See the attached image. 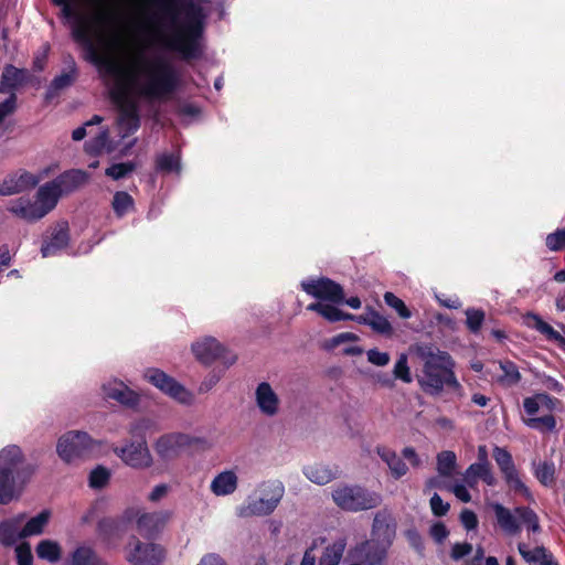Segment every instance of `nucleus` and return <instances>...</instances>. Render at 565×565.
Returning a JSON list of instances; mask_svg holds the SVG:
<instances>
[{
    "label": "nucleus",
    "mask_w": 565,
    "mask_h": 565,
    "mask_svg": "<svg viewBox=\"0 0 565 565\" xmlns=\"http://www.w3.org/2000/svg\"><path fill=\"white\" fill-rule=\"evenodd\" d=\"M54 4L63 7L65 17L76 18L72 30L73 39L82 44L86 51V60L96 65L99 72L115 78V86L110 92L111 99L118 105V125L124 131L122 137L136 132L140 127V116L136 102L129 98L127 86V70L117 61L103 55L93 38V23H104L109 14L100 12L93 18L79 15L72 6V0H52Z\"/></svg>",
    "instance_id": "f257e3e1"
},
{
    "label": "nucleus",
    "mask_w": 565,
    "mask_h": 565,
    "mask_svg": "<svg viewBox=\"0 0 565 565\" xmlns=\"http://www.w3.org/2000/svg\"><path fill=\"white\" fill-rule=\"evenodd\" d=\"M163 17L169 19L171 33L159 39L162 47L180 54L184 61L203 55L202 40L207 12L194 0H156Z\"/></svg>",
    "instance_id": "f03ea898"
},
{
    "label": "nucleus",
    "mask_w": 565,
    "mask_h": 565,
    "mask_svg": "<svg viewBox=\"0 0 565 565\" xmlns=\"http://www.w3.org/2000/svg\"><path fill=\"white\" fill-rule=\"evenodd\" d=\"M126 70L128 90L149 103L166 102L179 87L177 70L162 57L142 58Z\"/></svg>",
    "instance_id": "7ed1b4c3"
},
{
    "label": "nucleus",
    "mask_w": 565,
    "mask_h": 565,
    "mask_svg": "<svg viewBox=\"0 0 565 565\" xmlns=\"http://www.w3.org/2000/svg\"><path fill=\"white\" fill-rule=\"evenodd\" d=\"M36 467L28 462L22 449L8 445L0 450V504L7 505L23 493Z\"/></svg>",
    "instance_id": "20e7f679"
},
{
    "label": "nucleus",
    "mask_w": 565,
    "mask_h": 565,
    "mask_svg": "<svg viewBox=\"0 0 565 565\" xmlns=\"http://www.w3.org/2000/svg\"><path fill=\"white\" fill-rule=\"evenodd\" d=\"M456 363L446 351L429 352L425 356L422 375L418 384L422 390L431 396L439 395L445 388L455 393L462 391V385L455 374Z\"/></svg>",
    "instance_id": "39448f33"
},
{
    "label": "nucleus",
    "mask_w": 565,
    "mask_h": 565,
    "mask_svg": "<svg viewBox=\"0 0 565 565\" xmlns=\"http://www.w3.org/2000/svg\"><path fill=\"white\" fill-rule=\"evenodd\" d=\"M561 401L545 392L535 393L523 399V408L527 418H523L524 424L540 433H551L556 428V418L552 414L557 408Z\"/></svg>",
    "instance_id": "423d86ee"
},
{
    "label": "nucleus",
    "mask_w": 565,
    "mask_h": 565,
    "mask_svg": "<svg viewBox=\"0 0 565 565\" xmlns=\"http://www.w3.org/2000/svg\"><path fill=\"white\" fill-rule=\"evenodd\" d=\"M334 503L342 510L360 512L381 504V495L359 484H340L332 491Z\"/></svg>",
    "instance_id": "0eeeda50"
},
{
    "label": "nucleus",
    "mask_w": 565,
    "mask_h": 565,
    "mask_svg": "<svg viewBox=\"0 0 565 565\" xmlns=\"http://www.w3.org/2000/svg\"><path fill=\"white\" fill-rule=\"evenodd\" d=\"M99 446L100 443L93 439L87 433L72 430L60 437L56 451L63 461L70 463L76 458L89 456Z\"/></svg>",
    "instance_id": "6e6552de"
},
{
    "label": "nucleus",
    "mask_w": 565,
    "mask_h": 565,
    "mask_svg": "<svg viewBox=\"0 0 565 565\" xmlns=\"http://www.w3.org/2000/svg\"><path fill=\"white\" fill-rule=\"evenodd\" d=\"M492 457L502 473L503 480L509 490L514 494L522 495L525 499H531L532 493L529 487L522 481L510 451L505 448L494 446Z\"/></svg>",
    "instance_id": "1a4fd4ad"
},
{
    "label": "nucleus",
    "mask_w": 565,
    "mask_h": 565,
    "mask_svg": "<svg viewBox=\"0 0 565 565\" xmlns=\"http://www.w3.org/2000/svg\"><path fill=\"white\" fill-rule=\"evenodd\" d=\"M145 379L161 392L182 404H190L193 398L192 394L182 384L160 369H148L145 372Z\"/></svg>",
    "instance_id": "9d476101"
},
{
    "label": "nucleus",
    "mask_w": 565,
    "mask_h": 565,
    "mask_svg": "<svg viewBox=\"0 0 565 565\" xmlns=\"http://www.w3.org/2000/svg\"><path fill=\"white\" fill-rule=\"evenodd\" d=\"M129 554L127 559L132 565H160L164 558V550L153 542L142 543L132 535L129 540Z\"/></svg>",
    "instance_id": "9b49d317"
},
{
    "label": "nucleus",
    "mask_w": 565,
    "mask_h": 565,
    "mask_svg": "<svg viewBox=\"0 0 565 565\" xmlns=\"http://www.w3.org/2000/svg\"><path fill=\"white\" fill-rule=\"evenodd\" d=\"M192 352L196 360L202 364L211 365L217 360H222L226 366L236 361L235 355L227 356V351L215 338L206 337L192 344Z\"/></svg>",
    "instance_id": "f8f14e48"
},
{
    "label": "nucleus",
    "mask_w": 565,
    "mask_h": 565,
    "mask_svg": "<svg viewBox=\"0 0 565 565\" xmlns=\"http://www.w3.org/2000/svg\"><path fill=\"white\" fill-rule=\"evenodd\" d=\"M301 288L308 295L320 300H328L333 303H343L344 301L342 286L328 277L302 281Z\"/></svg>",
    "instance_id": "ddd939ff"
},
{
    "label": "nucleus",
    "mask_w": 565,
    "mask_h": 565,
    "mask_svg": "<svg viewBox=\"0 0 565 565\" xmlns=\"http://www.w3.org/2000/svg\"><path fill=\"white\" fill-rule=\"evenodd\" d=\"M113 451L132 468L145 469L152 465V457L146 440L132 441L124 447H114Z\"/></svg>",
    "instance_id": "4468645a"
},
{
    "label": "nucleus",
    "mask_w": 565,
    "mask_h": 565,
    "mask_svg": "<svg viewBox=\"0 0 565 565\" xmlns=\"http://www.w3.org/2000/svg\"><path fill=\"white\" fill-rule=\"evenodd\" d=\"M170 518L168 511L142 512L136 520L137 532L147 540H156Z\"/></svg>",
    "instance_id": "2eb2a0df"
},
{
    "label": "nucleus",
    "mask_w": 565,
    "mask_h": 565,
    "mask_svg": "<svg viewBox=\"0 0 565 565\" xmlns=\"http://www.w3.org/2000/svg\"><path fill=\"white\" fill-rule=\"evenodd\" d=\"M191 444V437L186 434L175 433L161 436L156 443V451L163 460H170Z\"/></svg>",
    "instance_id": "dca6fc26"
},
{
    "label": "nucleus",
    "mask_w": 565,
    "mask_h": 565,
    "mask_svg": "<svg viewBox=\"0 0 565 565\" xmlns=\"http://www.w3.org/2000/svg\"><path fill=\"white\" fill-rule=\"evenodd\" d=\"M39 178L28 171L8 174L0 183V195L8 196L33 189L38 185Z\"/></svg>",
    "instance_id": "f3484780"
},
{
    "label": "nucleus",
    "mask_w": 565,
    "mask_h": 565,
    "mask_svg": "<svg viewBox=\"0 0 565 565\" xmlns=\"http://www.w3.org/2000/svg\"><path fill=\"white\" fill-rule=\"evenodd\" d=\"M70 243V227L66 221H62L55 224L51 228V233L47 239L43 241L41 246V253L43 257L55 255L57 252L67 247Z\"/></svg>",
    "instance_id": "a211bd4d"
},
{
    "label": "nucleus",
    "mask_w": 565,
    "mask_h": 565,
    "mask_svg": "<svg viewBox=\"0 0 565 565\" xmlns=\"http://www.w3.org/2000/svg\"><path fill=\"white\" fill-rule=\"evenodd\" d=\"M65 63L68 65V71L55 76L46 88L44 100L47 104L57 98L61 90L72 86L78 76V70L72 55L67 56Z\"/></svg>",
    "instance_id": "6ab92c4d"
},
{
    "label": "nucleus",
    "mask_w": 565,
    "mask_h": 565,
    "mask_svg": "<svg viewBox=\"0 0 565 565\" xmlns=\"http://www.w3.org/2000/svg\"><path fill=\"white\" fill-rule=\"evenodd\" d=\"M29 79L30 74L28 70L7 64L0 77V94L10 95L12 92L15 93L20 87L24 86Z\"/></svg>",
    "instance_id": "aec40b11"
},
{
    "label": "nucleus",
    "mask_w": 565,
    "mask_h": 565,
    "mask_svg": "<svg viewBox=\"0 0 565 565\" xmlns=\"http://www.w3.org/2000/svg\"><path fill=\"white\" fill-rule=\"evenodd\" d=\"M103 391L105 397L117 401L125 406L135 407L140 401L139 395L122 382L115 381L113 383L105 384L103 385Z\"/></svg>",
    "instance_id": "412c9836"
},
{
    "label": "nucleus",
    "mask_w": 565,
    "mask_h": 565,
    "mask_svg": "<svg viewBox=\"0 0 565 565\" xmlns=\"http://www.w3.org/2000/svg\"><path fill=\"white\" fill-rule=\"evenodd\" d=\"M89 180V173L81 169L66 170L57 175L54 181L63 194H70Z\"/></svg>",
    "instance_id": "4be33fe9"
},
{
    "label": "nucleus",
    "mask_w": 565,
    "mask_h": 565,
    "mask_svg": "<svg viewBox=\"0 0 565 565\" xmlns=\"http://www.w3.org/2000/svg\"><path fill=\"white\" fill-rule=\"evenodd\" d=\"M463 480L470 488H473L478 480H482L489 487H494L498 482L492 472L491 463L482 462L471 463L463 475Z\"/></svg>",
    "instance_id": "5701e85b"
},
{
    "label": "nucleus",
    "mask_w": 565,
    "mask_h": 565,
    "mask_svg": "<svg viewBox=\"0 0 565 565\" xmlns=\"http://www.w3.org/2000/svg\"><path fill=\"white\" fill-rule=\"evenodd\" d=\"M388 546L376 540L365 541L358 548L359 557L366 565H380L386 557Z\"/></svg>",
    "instance_id": "b1692460"
},
{
    "label": "nucleus",
    "mask_w": 565,
    "mask_h": 565,
    "mask_svg": "<svg viewBox=\"0 0 565 565\" xmlns=\"http://www.w3.org/2000/svg\"><path fill=\"white\" fill-rule=\"evenodd\" d=\"M256 403L260 412L274 416L278 412L279 398L267 382H262L256 388Z\"/></svg>",
    "instance_id": "393cba45"
},
{
    "label": "nucleus",
    "mask_w": 565,
    "mask_h": 565,
    "mask_svg": "<svg viewBox=\"0 0 565 565\" xmlns=\"http://www.w3.org/2000/svg\"><path fill=\"white\" fill-rule=\"evenodd\" d=\"M41 206L36 202L29 199L19 198L8 207V211L29 222L41 220L45 216V211H41Z\"/></svg>",
    "instance_id": "a878e982"
},
{
    "label": "nucleus",
    "mask_w": 565,
    "mask_h": 565,
    "mask_svg": "<svg viewBox=\"0 0 565 565\" xmlns=\"http://www.w3.org/2000/svg\"><path fill=\"white\" fill-rule=\"evenodd\" d=\"M527 324L540 332L550 342L557 345L558 349L565 352V337L556 331L550 323L545 322L539 315L529 313Z\"/></svg>",
    "instance_id": "bb28decb"
},
{
    "label": "nucleus",
    "mask_w": 565,
    "mask_h": 565,
    "mask_svg": "<svg viewBox=\"0 0 565 565\" xmlns=\"http://www.w3.org/2000/svg\"><path fill=\"white\" fill-rule=\"evenodd\" d=\"M372 540H376L391 545L395 536V525L391 523L390 516L379 512L374 516L372 524Z\"/></svg>",
    "instance_id": "cd10ccee"
},
{
    "label": "nucleus",
    "mask_w": 565,
    "mask_h": 565,
    "mask_svg": "<svg viewBox=\"0 0 565 565\" xmlns=\"http://www.w3.org/2000/svg\"><path fill=\"white\" fill-rule=\"evenodd\" d=\"M63 195L55 181L41 185L36 192V203L41 206V211H45V215L51 212L57 204L58 199Z\"/></svg>",
    "instance_id": "c85d7f7f"
},
{
    "label": "nucleus",
    "mask_w": 565,
    "mask_h": 565,
    "mask_svg": "<svg viewBox=\"0 0 565 565\" xmlns=\"http://www.w3.org/2000/svg\"><path fill=\"white\" fill-rule=\"evenodd\" d=\"M376 454L387 465L394 479H399L407 473L408 467L393 449L385 446H377Z\"/></svg>",
    "instance_id": "c756f323"
},
{
    "label": "nucleus",
    "mask_w": 565,
    "mask_h": 565,
    "mask_svg": "<svg viewBox=\"0 0 565 565\" xmlns=\"http://www.w3.org/2000/svg\"><path fill=\"white\" fill-rule=\"evenodd\" d=\"M275 510V504L266 498L260 497L258 499L248 500L245 504L239 507L238 515L242 518L265 516L271 514Z\"/></svg>",
    "instance_id": "7c9ffc66"
},
{
    "label": "nucleus",
    "mask_w": 565,
    "mask_h": 565,
    "mask_svg": "<svg viewBox=\"0 0 565 565\" xmlns=\"http://www.w3.org/2000/svg\"><path fill=\"white\" fill-rule=\"evenodd\" d=\"M497 523L500 529L510 535H515L521 532V525L514 514L500 503L493 504Z\"/></svg>",
    "instance_id": "2f4dec72"
},
{
    "label": "nucleus",
    "mask_w": 565,
    "mask_h": 565,
    "mask_svg": "<svg viewBox=\"0 0 565 565\" xmlns=\"http://www.w3.org/2000/svg\"><path fill=\"white\" fill-rule=\"evenodd\" d=\"M24 514H19L15 518L4 520L0 523V544L9 547L15 544L20 539L19 525L24 519Z\"/></svg>",
    "instance_id": "473e14b6"
},
{
    "label": "nucleus",
    "mask_w": 565,
    "mask_h": 565,
    "mask_svg": "<svg viewBox=\"0 0 565 565\" xmlns=\"http://www.w3.org/2000/svg\"><path fill=\"white\" fill-rule=\"evenodd\" d=\"M237 488V477L234 471L218 473L211 483V490L216 495L232 494Z\"/></svg>",
    "instance_id": "72a5a7b5"
},
{
    "label": "nucleus",
    "mask_w": 565,
    "mask_h": 565,
    "mask_svg": "<svg viewBox=\"0 0 565 565\" xmlns=\"http://www.w3.org/2000/svg\"><path fill=\"white\" fill-rule=\"evenodd\" d=\"M307 310L315 311V312L319 313L329 322H338L341 320H347V319L353 318L352 313L344 312L332 305L322 303V302H312V303L308 305Z\"/></svg>",
    "instance_id": "f704fd0d"
},
{
    "label": "nucleus",
    "mask_w": 565,
    "mask_h": 565,
    "mask_svg": "<svg viewBox=\"0 0 565 565\" xmlns=\"http://www.w3.org/2000/svg\"><path fill=\"white\" fill-rule=\"evenodd\" d=\"M51 519L50 510H42L38 515L31 518L20 531L21 537H30L40 535L44 532L45 526Z\"/></svg>",
    "instance_id": "c9c22d12"
},
{
    "label": "nucleus",
    "mask_w": 565,
    "mask_h": 565,
    "mask_svg": "<svg viewBox=\"0 0 565 565\" xmlns=\"http://www.w3.org/2000/svg\"><path fill=\"white\" fill-rule=\"evenodd\" d=\"M305 476L317 484H327L337 478L335 471L327 466L312 465L303 468Z\"/></svg>",
    "instance_id": "e433bc0d"
},
{
    "label": "nucleus",
    "mask_w": 565,
    "mask_h": 565,
    "mask_svg": "<svg viewBox=\"0 0 565 565\" xmlns=\"http://www.w3.org/2000/svg\"><path fill=\"white\" fill-rule=\"evenodd\" d=\"M534 476L544 487H553L556 481V467L553 460L534 463Z\"/></svg>",
    "instance_id": "4c0bfd02"
},
{
    "label": "nucleus",
    "mask_w": 565,
    "mask_h": 565,
    "mask_svg": "<svg viewBox=\"0 0 565 565\" xmlns=\"http://www.w3.org/2000/svg\"><path fill=\"white\" fill-rule=\"evenodd\" d=\"M73 565H109L105 559L100 558L96 552L89 546H78L72 553Z\"/></svg>",
    "instance_id": "58836bf2"
},
{
    "label": "nucleus",
    "mask_w": 565,
    "mask_h": 565,
    "mask_svg": "<svg viewBox=\"0 0 565 565\" xmlns=\"http://www.w3.org/2000/svg\"><path fill=\"white\" fill-rule=\"evenodd\" d=\"M111 207L116 217L122 218L135 210V200L128 192L117 191L113 196Z\"/></svg>",
    "instance_id": "ea45409f"
},
{
    "label": "nucleus",
    "mask_w": 565,
    "mask_h": 565,
    "mask_svg": "<svg viewBox=\"0 0 565 565\" xmlns=\"http://www.w3.org/2000/svg\"><path fill=\"white\" fill-rule=\"evenodd\" d=\"M98 537L106 544H110L119 532V523L113 518H103L96 526Z\"/></svg>",
    "instance_id": "a19ab883"
},
{
    "label": "nucleus",
    "mask_w": 565,
    "mask_h": 565,
    "mask_svg": "<svg viewBox=\"0 0 565 565\" xmlns=\"http://www.w3.org/2000/svg\"><path fill=\"white\" fill-rule=\"evenodd\" d=\"M35 552L39 558L54 563L61 558L62 548L55 541L42 540L36 545Z\"/></svg>",
    "instance_id": "79ce46f5"
},
{
    "label": "nucleus",
    "mask_w": 565,
    "mask_h": 565,
    "mask_svg": "<svg viewBox=\"0 0 565 565\" xmlns=\"http://www.w3.org/2000/svg\"><path fill=\"white\" fill-rule=\"evenodd\" d=\"M259 489L262 497L269 500L273 504H275L276 508L285 494V487L279 480L265 481L260 484Z\"/></svg>",
    "instance_id": "37998d69"
},
{
    "label": "nucleus",
    "mask_w": 565,
    "mask_h": 565,
    "mask_svg": "<svg viewBox=\"0 0 565 565\" xmlns=\"http://www.w3.org/2000/svg\"><path fill=\"white\" fill-rule=\"evenodd\" d=\"M345 548V541L338 540L327 546L320 557L319 565H338Z\"/></svg>",
    "instance_id": "c03bdc74"
},
{
    "label": "nucleus",
    "mask_w": 565,
    "mask_h": 565,
    "mask_svg": "<svg viewBox=\"0 0 565 565\" xmlns=\"http://www.w3.org/2000/svg\"><path fill=\"white\" fill-rule=\"evenodd\" d=\"M500 369L503 372L502 376L500 377V382L507 386H513L516 385L522 376L519 371L518 365L510 361L504 360L500 362Z\"/></svg>",
    "instance_id": "a18cd8bd"
},
{
    "label": "nucleus",
    "mask_w": 565,
    "mask_h": 565,
    "mask_svg": "<svg viewBox=\"0 0 565 565\" xmlns=\"http://www.w3.org/2000/svg\"><path fill=\"white\" fill-rule=\"evenodd\" d=\"M456 455L454 451L444 450L437 455V470L443 477H450L456 467Z\"/></svg>",
    "instance_id": "49530a36"
},
{
    "label": "nucleus",
    "mask_w": 565,
    "mask_h": 565,
    "mask_svg": "<svg viewBox=\"0 0 565 565\" xmlns=\"http://www.w3.org/2000/svg\"><path fill=\"white\" fill-rule=\"evenodd\" d=\"M514 513L526 525L529 531L533 533L541 531L539 516L534 510L529 507H518L514 509Z\"/></svg>",
    "instance_id": "de8ad7c7"
},
{
    "label": "nucleus",
    "mask_w": 565,
    "mask_h": 565,
    "mask_svg": "<svg viewBox=\"0 0 565 565\" xmlns=\"http://www.w3.org/2000/svg\"><path fill=\"white\" fill-rule=\"evenodd\" d=\"M156 169L164 173H179L181 170L180 159L173 153L160 154L156 159Z\"/></svg>",
    "instance_id": "09e8293b"
},
{
    "label": "nucleus",
    "mask_w": 565,
    "mask_h": 565,
    "mask_svg": "<svg viewBox=\"0 0 565 565\" xmlns=\"http://www.w3.org/2000/svg\"><path fill=\"white\" fill-rule=\"evenodd\" d=\"M465 313L467 329L471 333L478 334L486 319L484 311L482 309L468 308Z\"/></svg>",
    "instance_id": "8fccbe9b"
},
{
    "label": "nucleus",
    "mask_w": 565,
    "mask_h": 565,
    "mask_svg": "<svg viewBox=\"0 0 565 565\" xmlns=\"http://www.w3.org/2000/svg\"><path fill=\"white\" fill-rule=\"evenodd\" d=\"M108 129H103L96 137L85 143L86 153L94 157L100 154L108 142Z\"/></svg>",
    "instance_id": "3c124183"
},
{
    "label": "nucleus",
    "mask_w": 565,
    "mask_h": 565,
    "mask_svg": "<svg viewBox=\"0 0 565 565\" xmlns=\"http://www.w3.org/2000/svg\"><path fill=\"white\" fill-rule=\"evenodd\" d=\"M110 479V471L104 466H97L94 468L88 478V484L93 489H103L105 488Z\"/></svg>",
    "instance_id": "603ef678"
},
{
    "label": "nucleus",
    "mask_w": 565,
    "mask_h": 565,
    "mask_svg": "<svg viewBox=\"0 0 565 565\" xmlns=\"http://www.w3.org/2000/svg\"><path fill=\"white\" fill-rule=\"evenodd\" d=\"M137 169L134 161L114 163L105 170V174L113 180H120Z\"/></svg>",
    "instance_id": "864d4df0"
},
{
    "label": "nucleus",
    "mask_w": 565,
    "mask_h": 565,
    "mask_svg": "<svg viewBox=\"0 0 565 565\" xmlns=\"http://www.w3.org/2000/svg\"><path fill=\"white\" fill-rule=\"evenodd\" d=\"M373 331L376 333L391 337L393 334V328L391 322L377 311L371 309V324Z\"/></svg>",
    "instance_id": "5fc2aeb1"
},
{
    "label": "nucleus",
    "mask_w": 565,
    "mask_h": 565,
    "mask_svg": "<svg viewBox=\"0 0 565 565\" xmlns=\"http://www.w3.org/2000/svg\"><path fill=\"white\" fill-rule=\"evenodd\" d=\"M384 300L387 306L395 309L398 316L403 319H408L412 316L411 310L406 307L405 302L391 291L384 294Z\"/></svg>",
    "instance_id": "6e6d98bb"
},
{
    "label": "nucleus",
    "mask_w": 565,
    "mask_h": 565,
    "mask_svg": "<svg viewBox=\"0 0 565 565\" xmlns=\"http://www.w3.org/2000/svg\"><path fill=\"white\" fill-rule=\"evenodd\" d=\"M545 244L550 250L558 252L565 247V228H557L548 234Z\"/></svg>",
    "instance_id": "4d7b16f0"
},
{
    "label": "nucleus",
    "mask_w": 565,
    "mask_h": 565,
    "mask_svg": "<svg viewBox=\"0 0 565 565\" xmlns=\"http://www.w3.org/2000/svg\"><path fill=\"white\" fill-rule=\"evenodd\" d=\"M17 93H11L8 98L0 103V126L4 119L17 110Z\"/></svg>",
    "instance_id": "13d9d810"
},
{
    "label": "nucleus",
    "mask_w": 565,
    "mask_h": 565,
    "mask_svg": "<svg viewBox=\"0 0 565 565\" xmlns=\"http://www.w3.org/2000/svg\"><path fill=\"white\" fill-rule=\"evenodd\" d=\"M431 513L441 518L445 516L450 509V504L448 502H444L441 497L438 493H434L429 500Z\"/></svg>",
    "instance_id": "bf43d9fd"
},
{
    "label": "nucleus",
    "mask_w": 565,
    "mask_h": 565,
    "mask_svg": "<svg viewBox=\"0 0 565 565\" xmlns=\"http://www.w3.org/2000/svg\"><path fill=\"white\" fill-rule=\"evenodd\" d=\"M394 376L398 380H402L404 383L412 382V375L405 355H401V358L395 363Z\"/></svg>",
    "instance_id": "052dcab7"
},
{
    "label": "nucleus",
    "mask_w": 565,
    "mask_h": 565,
    "mask_svg": "<svg viewBox=\"0 0 565 565\" xmlns=\"http://www.w3.org/2000/svg\"><path fill=\"white\" fill-rule=\"evenodd\" d=\"M18 565H33V555L29 543H21L15 547Z\"/></svg>",
    "instance_id": "680f3d73"
},
{
    "label": "nucleus",
    "mask_w": 565,
    "mask_h": 565,
    "mask_svg": "<svg viewBox=\"0 0 565 565\" xmlns=\"http://www.w3.org/2000/svg\"><path fill=\"white\" fill-rule=\"evenodd\" d=\"M367 361L376 366H385L390 362V354L377 349H370L366 352Z\"/></svg>",
    "instance_id": "e2e57ef3"
},
{
    "label": "nucleus",
    "mask_w": 565,
    "mask_h": 565,
    "mask_svg": "<svg viewBox=\"0 0 565 565\" xmlns=\"http://www.w3.org/2000/svg\"><path fill=\"white\" fill-rule=\"evenodd\" d=\"M460 522L463 527L468 531L475 530L478 526V518L477 514L469 509H463L460 513Z\"/></svg>",
    "instance_id": "0e129e2a"
},
{
    "label": "nucleus",
    "mask_w": 565,
    "mask_h": 565,
    "mask_svg": "<svg viewBox=\"0 0 565 565\" xmlns=\"http://www.w3.org/2000/svg\"><path fill=\"white\" fill-rule=\"evenodd\" d=\"M430 535L437 543H443L449 535L447 526L443 522H436L430 527Z\"/></svg>",
    "instance_id": "69168bd1"
},
{
    "label": "nucleus",
    "mask_w": 565,
    "mask_h": 565,
    "mask_svg": "<svg viewBox=\"0 0 565 565\" xmlns=\"http://www.w3.org/2000/svg\"><path fill=\"white\" fill-rule=\"evenodd\" d=\"M472 551V545L470 543H456L451 548V558L455 561L461 559L465 556L469 555Z\"/></svg>",
    "instance_id": "338daca9"
},
{
    "label": "nucleus",
    "mask_w": 565,
    "mask_h": 565,
    "mask_svg": "<svg viewBox=\"0 0 565 565\" xmlns=\"http://www.w3.org/2000/svg\"><path fill=\"white\" fill-rule=\"evenodd\" d=\"M198 565H227L226 562L215 553L206 554Z\"/></svg>",
    "instance_id": "774afa93"
}]
</instances>
